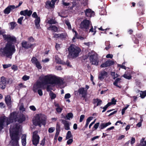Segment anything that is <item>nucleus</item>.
Instances as JSON below:
<instances>
[{"instance_id":"37998d69","label":"nucleus","mask_w":146,"mask_h":146,"mask_svg":"<svg viewBox=\"0 0 146 146\" xmlns=\"http://www.w3.org/2000/svg\"><path fill=\"white\" fill-rule=\"evenodd\" d=\"M55 128L54 127H51L48 130V132L49 133H52L55 130Z\"/></svg>"},{"instance_id":"393cba45","label":"nucleus","mask_w":146,"mask_h":146,"mask_svg":"<svg viewBox=\"0 0 146 146\" xmlns=\"http://www.w3.org/2000/svg\"><path fill=\"white\" fill-rule=\"evenodd\" d=\"M102 101L98 98L93 100V103L95 105H96V106L100 105L102 104Z\"/></svg>"},{"instance_id":"49530a36","label":"nucleus","mask_w":146,"mask_h":146,"mask_svg":"<svg viewBox=\"0 0 146 146\" xmlns=\"http://www.w3.org/2000/svg\"><path fill=\"white\" fill-rule=\"evenodd\" d=\"M29 78L30 77L27 75H24L22 78L23 79L24 81H26L29 80Z\"/></svg>"},{"instance_id":"7c9ffc66","label":"nucleus","mask_w":146,"mask_h":146,"mask_svg":"<svg viewBox=\"0 0 146 146\" xmlns=\"http://www.w3.org/2000/svg\"><path fill=\"white\" fill-rule=\"evenodd\" d=\"M48 29L49 30L53 31L54 32H56L58 30L57 27H56L53 25H51L48 28Z\"/></svg>"},{"instance_id":"9b49d317","label":"nucleus","mask_w":146,"mask_h":146,"mask_svg":"<svg viewBox=\"0 0 146 146\" xmlns=\"http://www.w3.org/2000/svg\"><path fill=\"white\" fill-rule=\"evenodd\" d=\"M31 62L38 69H40L42 68V66L40 62L36 57H33L31 59Z\"/></svg>"},{"instance_id":"bb28decb","label":"nucleus","mask_w":146,"mask_h":146,"mask_svg":"<svg viewBox=\"0 0 146 146\" xmlns=\"http://www.w3.org/2000/svg\"><path fill=\"white\" fill-rule=\"evenodd\" d=\"M21 142L23 146H25L26 144V135L24 134L22 135L21 137Z\"/></svg>"},{"instance_id":"c03bdc74","label":"nucleus","mask_w":146,"mask_h":146,"mask_svg":"<svg viewBox=\"0 0 146 146\" xmlns=\"http://www.w3.org/2000/svg\"><path fill=\"white\" fill-rule=\"evenodd\" d=\"M129 105H127L122 110V114L123 115L125 113V111L127 109L129 106Z\"/></svg>"},{"instance_id":"8fccbe9b","label":"nucleus","mask_w":146,"mask_h":146,"mask_svg":"<svg viewBox=\"0 0 146 146\" xmlns=\"http://www.w3.org/2000/svg\"><path fill=\"white\" fill-rule=\"evenodd\" d=\"M135 139L134 138L132 137L131 138L130 143L131 145H133L135 142Z\"/></svg>"},{"instance_id":"6ab92c4d","label":"nucleus","mask_w":146,"mask_h":146,"mask_svg":"<svg viewBox=\"0 0 146 146\" xmlns=\"http://www.w3.org/2000/svg\"><path fill=\"white\" fill-rule=\"evenodd\" d=\"M78 92L80 94H81L82 97L85 98L87 95V90H85L84 88H80L78 90Z\"/></svg>"},{"instance_id":"6e6552de","label":"nucleus","mask_w":146,"mask_h":146,"mask_svg":"<svg viewBox=\"0 0 146 146\" xmlns=\"http://www.w3.org/2000/svg\"><path fill=\"white\" fill-rule=\"evenodd\" d=\"M12 80L9 79V80H7V79L4 77H2L0 80V88L2 90L5 89L7 84H11Z\"/></svg>"},{"instance_id":"69168bd1","label":"nucleus","mask_w":146,"mask_h":146,"mask_svg":"<svg viewBox=\"0 0 146 146\" xmlns=\"http://www.w3.org/2000/svg\"><path fill=\"white\" fill-rule=\"evenodd\" d=\"M19 109L20 110L23 111L25 110V108H24L22 105H21L20 106Z\"/></svg>"},{"instance_id":"4be33fe9","label":"nucleus","mask_w":146,"mask_h":146,"mask_svg":"<svg viewBox=\"0 0 146 146\" xmlns=\"http://www.w3.org/2000/svg\"><path fill=\"white\" fill-rule=\"evenodd\" d=\"M23 47L26 48H28L31 47L32 45L25 41H23L22 43Z\"/></svg>"},{"instance_id":"338daca9","label":"nucleus","mask_w":146,"mask_h":146,"mask_svg":"<svg viewBox=\"0 0 146 146\" xmlns=\"http://www.w3.org/2000/svg\"><path fill=\"white\" fill-rule=\"evenodd\" d=\"M108 107V106H107L106 105L103 108V110L102 111V112H105L107 108Z\"/></svg>"},{"instance_id":"cd10ccee","label":"nucleus","mask_w":146,"mask_h":146,"mask_svg":"<svg viewBox=\"0 0 146 146\" xmlns=\"http://www.w3.org/2000/svg\"><path fill=\"white\" fill-rule=\"evenodd\" d=\"M17 120L19 123H21L25 120V117L23 114H21L19 117L17 118Z\"/></svg>"},{"instance_id":"0e129e2a","label":"nucleus","mask_w":146,"mask_h":146,"mask_svg":"<svg viewBox=\"0 0 146 146\" xmlns=\"http://www.w3.org/2000/svg\"><path fill=\"white\" fill-rule=\"evenodd\" d=\"M141 122H139L136 125V126L138 127H140L141 125V122L143 121V119H141Z\"/></svg>"},{"instance_id":"f704fd0d","label":"nucleus","mask_w":146,"mask_h":146,"mask_svg":"<svg viewBox=\"0 0 146 146\" xmlns=\"http://www.w3.org/2000/svg\"><path fill=\"white\" fill-rule=\"evenodd\" d=\"M65 23L68 26V28L69 29H72V27L69 22L68 20H65Z\"/></svg>"},{"instance_id":"de8ad7c7","label":"nucleus","mask_w":146,"mask_h":146,"mask_svg":"<svg viewBox=\"0 0 146 146\" xmlns=\"http://www.w3.org/2000/svg\"><path fill=\"white\" fill-rule=\"evenodd\" d=\"M56 110L57 112L60 113L61 112L62 110V108L60 107L56 108Z\"/></svg>"},{"instance_id":"2f4dec72","label":"nucleus","mask_w":146,"mask_h":146,"mask_svg":"<svg viewBox=\"0 0 146 146\" xmlns=\"http://www.w3.org/2000/svg\"><path fill=\"white\" fill-rule=\"evenodd\" d=\"M145 138H142L140 141V146H146V141H144Z\"/></svg>"},{"instance_id":"20e7f679","label":"nucleus","mask_w":146,"mask_h":146,"mask_svg":"<svg viewBox=\"0 0 146 146\" xmlns=\"http://www.w3.org/2000/svg\"><path fill=\"white\" fill-rule=\"evenodd\" d=\"M46 122V117L41 114H36L33 120V124L36 126L41 127L42 125H45Z\"/></svg>"},{"instance_id":"864d4df0","label":"nucleus","mask_w":146,"mask_h":146,"mask_svg":"<svg viewBox=\"0 0 146 146\" xmlns=\"http://www.w3.org/2000/svg\"><path fill=\"white\" fill-rule=\"evenodd\" d=\"M29 108H30V109L31 110H32L33 111H35L36 110V109L35 107L34 106H30L29 107Z\"/></svg>"},{"instance_id":"39448f33","label":"nucleus","mask_w":146,"mask_h":146,"mask_svg":"<svg viewBox=\"0 0 146 146\" xmlns=\"http://www.w3.org/2000/svg\"><path fill=\"white\" fill-rule=\"evenodd\" d=\"M68 57L69 58L76 57L78 56L81 51L80 49L78 46L72 44L68 48Z\"/></svg>"},{"instance_id":"c85d7f7f","label":"nucleus","mask_w":146,"mask_h":146,"mask_svg":"<svg viewBox=\"0 0 146 146\" xmlns=\"http://www.w3.org/2000/svg\"><path fill=\"white\" fill-rule=\"evenodd\" d=\"M55 59L56 62L57 63L62 64H65V63L64 62H63L58 56H55Z\"/></svg>"},{"instance_id":"473e14b6","label":"nucleus","mask_w":146,"mask_h":146,"mask_svg":"<svg viewBox=\"0 0 146 146\" xmlns=\"http://www.w3.org/2000/svg\"><path fill=\"white\" fill-rule=\"evenodd\" d=\"M73 117V114L72 113H68L66 116V117L68 120H70V118H72Z\"/></svg>"},{"instance_id":"a211bd4d","label":"nucleus","mask_w":146,"mask_h":146,"mask_svg":"<svg viewBox=\"0 0 146 146\" xmlns=\"http://www.w3.org/2000/svg\"><path fill=\"white\" fill-rule=\"evenodd\" d=\"M32 11L31 10H28L27 9L24 11H21L20 12V14L21 15L26 16L27 15L30 16L31 15Z\"/></svg>"},{"instance_id":"79ce46f5","label":"nucleus","mask_w":146,"mask_h":146,"mask_svg":"<svg viewBox=\"0 0 146 146\" xmlns=\"http://www.w3.org/2000/svg\"><path fill=\"white\" fill-rule=\"evenodd\" d=\"M23 17H21L19 19H18L17 21L18 23L20 25H21L22 24V22L23 20Z\"/></svg>"},{"instance_id":"4468645a","label":"nucleus","mask_w":146,"mask_h":146,"mask_svg":"<svg viewBox=\"0 0 146 146\" xmlns=\"http://www.w3.org/2000/svg\"><path fill=\"white\" fill-rule=\"evenodd\" d=\"M108 77V73L104 70L101 71L99 75L98 78L101 81H102L105 78Z\"/></svg>"},{"instance_id":"aec40b11","label":"nucleus","mask_w":146,"mask_h":146,"mask_svg":"<svg viewBox=\"0 0 146 146\" xmlns=\"http://www.w3.org/2000/svg\"><path fill=\"white\" fill-rule=\"evenodd\" d=\"M15 8V7L13 5L9 6L4 10V13L5 14H8L10 13L11 11L14 9Z\"/></svg>"},{"instance_id":"2eb2a0df","label":"nucleus","mask_w":146,"mask_h":146,"mask_svg":"<svg viewBox=\"0 0 146 146\" xmlns=\"http://www.w3.org/2000/svg\"><path fill=\"white\" fill-rule=\"evenodd\" d=\"M114 62L112 60H108L104 63L102 64L100 66L102 68H105L113 65Z\"/></svg>"},{"instance_id":"a878e982","label":"nucleus","mask_w":146,"mask_h":146,"mask_svg":"<svg viewBox=\"0 0 146 146\" xmlns=\"http://www.w3.org/2000/svg\"><path fill=\"white\" fill-rule=\"evenodd\" d=\"M111 123L110 122L102 123L100 125L99 128L101 129H103L104 128H105L107 126L111 125Z\"/></svg>"},{"instance_id":"ea45409f","label":"nucleus","mask_w":146,"mask_h":146,"mask_svg":"<svg viewBox=\"0 0 146 146\" xmlns=\"http://www.w3.org/2000/svg\"><path fill=\"white\" fill-rule=\"evenodd\" d=\"M11 25V29H13L16 25V23L14 22H12L10 23Z\"/></svg>"},{"instance_id":"423d86ee","label":"nucleus","mask_w":146,"mask_h":146,"mask_svg":"<svg viewBox=\"0 0 146 146\" xmlns=\"http://www.w3.org/2000/svg\"><path fill=\"white\" fill-rule=\"evenodd\" d=\"M90 25H92L91 22L88 20L85 19L80 25V27L85 31H87Z\"/></svg>"},{"instance_id":"774afa93","label":"nucleus","mask_w":146,"mask_h":146,"mask_svg":"<svg viewBox=\"0 0 146 146\" xmlns=\"http://www.w3.org/2000/svg\"><path fill=\"white\" fill-rule=\"evenodd\" d=\"M99 137V136H96L91 138V140L92 141H93L95 140L96 139L98 138Z\"/></svg>"},{"instance_id":"5701e85b","label":"nucleus","mask_w":146,"mask_h":146,"mask_svg":"<svg viewBox=\"0 0 146 146\" xmlns=\"http://www.w3.org/2000/svg\"><path fill=\"white\" fill-rule=\"evenodd\" d=\"M5 101L6 104L8 106L10 105L11 103V100L10 96L9 95H7L5 97Z\"/></svg>"},{"instance_id":"1a4fd4ad","label":"nucleus","mask_w":146,"mask_h":146,"mask_svg":"<svg viewBox=\"0 0 146 146\" xmlns=\"http://www.w3.org/2000/svg\"><path fill=\"white\" fill-rule=\"evenodd\" d=\"M90 63L92 64L97 65L98 63V55L96 54L91 55L90 57Z\"/></svg>"},{"instance_id":"dca6fc26","label":"nucleus","mask_w":146,"mask_h":146,"mask_svg":"<svg viewBox=\"0 0 146 146\" xmlns=\"http://www.w3.org/2000/svg\"><path fill=\"white\" fill-rule=\"evenodd\" d=\"M17 113L15 112H13L11 114L9 118H8L10 123L17 120L16 119L17 118Z\"/></svg>"},{"instance_id":"58836bf2","label":"nucleus","mask_w":146,"mask_h":146,"mask_svg":"<svg viewBox=\"0 0 146 146\" xmlns=\"http://www.w3.org/2000/svg\"><path fill=\"white\" fill-rule=\"evenodd\" d=\"M111 75L112 76L113 78L114 79H115L116 78H117L118 77V75L117 74H115V72H111Z\"/></svg>"},{"instance_id":"4d7b16f0","label":"nucleus","mask_w":146,"mask_h":146,"mask_svg":"<svg viewBox=\"0 0 146 146\" xmlns=\"http://www.w3.org/2000/svg\"><path fill=\"white\" fill-rule=\"evenodd\" d=\"M32 17H33L35 18L36 19V17H38L36 13V12H34L33 13L32 15Z\"/></svg>"},{"instance_id":"b1692460","label":"nucleus","mask_w":146,"mask_h":146,"mask_svg":"<svg viewBox=\"0 0 146 146\" xmlns=\"http://www.w3.org/2000/svg\"><path fill=\"white\" fill-rule=\"evenodd\" d=\"M40 17H36L35 21L36 27L38 29H39L40 27Z\"/></svg>"},{"instance_id":"a19ab883","label":"nucleus","mask_w":146,"mask_h":146,"mask_svg":"<svg viewBox=\"0 0 146 146\" xmlns=\"http://www.w3.org/2000/svg\"><path fill=\"white\" fill-rule=\"evenodd\" d=\"M62 4L63 6L64 7H67L70 5V3H66L63 0L62 1Z\"/></svg>"},{"instance_id":"f03ea898","label":"nucleus","mask_w":146,"mask_h":146,"mask_svg":"<svg viewBox=\"0 0 146 146\" xmlns=\"http://www.w3.org/2000/svg\"><path fill=\"white\" fill-rule=\"evenodd\" d=\"M3 37L8 42L4 48L0 49V55L11 58L12 55L15 51V49L14 45L10 42H15L16 38L14 36L6 35H3Z\"/></svg>"},{"instance_id":"c9c22d12","label":"nucleus","mask_w":146,"mask_h":146,"mask_svg":"<svg viewBox=\"0 0 146 146\" xmlns=\"http://www.w3.org/2000/svg\"><path fill=\"white\" fill-rule=\"evenodd\" d=\"M48 23L51 24H54L56 23V21L54 19H50L48 21Z\"/></svg>"},{"instance_id":"9d476101","label":"nucleus","mask_w":146,"mask_h":146,"mask_svg":"<svg viewBox=\"0 0 146 146\" xmlns=\"http://www.w3.org/2000/svg\"><path fill=\"white\" fill-rule=\"evenodd\" d=\"M38 132L37 131H35L33 133V136L32 142L33 144L35 146L38 144L39 141V137L37 135Z\"/></svg>"},{"instance_id":"e2e57ef3","label":"nucleus","mask_w":146,"mask_h":146,"mask_svg":"<svg viewBox=\"0 0 146 146\" xmlns=\"http://www.w3.org/2000/svg\"><path fill=\"white\" fill-rule=\"evenodd\" d=\"M116 102V100L114 98H113L111 99V103L112 104H115Z\"/></svg>"},{"instance_id":"7ed1b4c3","label":"nucleus","mask_w":146,"mask_h":146,"mask_svg":"<svg viewBox=\"0 0 146 146\" xmlns=\"http://www.w3.org/2000/svg\"><path fill=\"white\" fill-rule=\"evenodd\" d=\"M20 127L17 123H12L11 125L9 131L12 146H19L18 141L19 139V132L21 129Z\"/></svg>"},{"instance_id":"bf43d9fd","label":"nucleus","mask_w":146,"mask_h":146,"mask_svg":"<svg viewBox=\"0 0 146 146\" xmlns=\"http://www.w3.org/2000/svg\"><path fill=\"white\" fill-rule=\"evenodd\" d=\"M92 117H88L86 120V122L89 123L90 121L92 120Z\"/></svg>"},{"instance_id":"3c124183","label":"nucleus","mask_w":146,"mask_h":146,"mask_svg":"<svg viewBox=\"0 0 146 146\" xmlns=\"http://www.w3.org/2000/svg\"><path fill=\"white\" fill-rule=\"evenodd\" d=\"M85 117V115H81L80 117V122H82Z\"/></svg>"},{"instance_id":"f257e3e1","label":"nucleus","mask_w":146,"mask_h":146,"mask_svg":"<svg viewBox=\"0 0 146 146\" xmlns=\"http://www.w3.org/2000/svg\"><path fill=\"white\" fill-rule=\"evenodd\" d=\"M40 78L41 82L37 81L34 85L33 90L35 92H37L42 85L55 84L61 86L64 83L62 79L51 74L43 76Z\"/></svg>"},{"instance_id":"09e8293b","label":"nucleus","mask_w":146,"mask_h":146,"mask_svg":"<svg viewBox=\"0 0 146 146\" xmlns=\"http://www.w3.org/2000/svg\"><path fill=\"white\" fill-rule=\"evenodd\" d=\"M5 33V30L0 27V35H4L3 34Z\"/></svg>"},{"instance_id":"6e6d98bb","label":"nucleus","mask_w":146,"mask_h":146,"mask_svg":"<svg viewBox=\"0 0 146 146\" xmlns=\"http://www.w3.org/2000/svg\"><path fill=\"white\" fill-rule=\"evenodd\" d=\"M100 124V123L99 122H98L96 123L94 125V127L95 129H96L98 128V127L99 126Z\"/></svg>"},{"instance_id":"c756f323","label":"nucleus","mask_w":146,"mask_h":146,"mask_svg":"<svg viewBox=\"0 0 146 146\" xmlns=\"http://www.w3.org/2000/svg\"><path fill=\"white\" fill-rule=\"evenodd\" d=\"M72 134L71 132L70 131H68L66 133V139H69L70 138H72Z\"/></svg>"},{"instance_id":"4c0bfd02","label":"nucleus","mask_w":146,"mask_h":146,"mask_svg":"<svg viewBox=\"0 0 146 146\" xmlns=\"http://www.w3.org/2000/svg\"><path fill=\"white\" fill-rule=\"evenodd\" d=\"M123 76L126 79L130 80L131 78V75L128 74H124L123 75Z\"/></svg>"},{"instance_id":"72a5a7b5","label":"nucleus","mask_w":146,"mask_h":146,"mask_svg":"<svg viewBox=\"0 0 146 146\" xmlns=\"http://www.w3.org/2000/svg\"><path fill=\"white\" fill-rule=\"evenodd\" d=\"M140 94V96L142 98H144L146 96V90L144 92L141 91Z\"/></svg>"},{"instance_id":"680f3d73","label":"nucleus","mask_w":146,"mask_h":146,"mask_svg":"<svg viewBox=\"0 0 146 146\" xmlns=\"http://www.w3.org/2000/svg\"><path fill=\"white\" fill-rule=\"evenodd\" d=\"M113 57V56L111 54H108L106 56V57L107 58H112Z\"/></svg>"},{"instance_id":"a18cd8bd","label":"nucleus","mask_w":146,"mask_h":146,"mask_svg":"<svg viewBox=\"0 0 146 146\" xmlns=\"http://www.w3.org/2000/svg\"><path fill=\"white\" fill-rule=\"evenodd\" d=\"M3 66L4 69H6L11 66V64H3Z\"/></svg>"},{"instance_id":"0eeeda50","label":"nucleus","mask_w":146,"mask_h":146,"mask_svg":"<svg viewBox=\"0 0 146 146\" xmlns=\"http://www.w3.org/2000/svg\"><path fill=\"white\" fill-rule=\"evenodd\" d=\"M10 123L9 119L5 116L0 117V131Z\"/></svg>"},{"instance_id":"13d9d810","label":"nucleus","mask_w":146,"mask_h":146,"mask_svg":"<svg viewBox=\"0 0 146 146\" xmlns=\"http://www.w3.org/2000/svg\"><path fill=\"white\" fill-rule=\"evenodd\" d=\"M37 92H38V94L40 96H42V92L41 90H38L37 91Z\"/></svg>"},{"instance_id":"412c9836","label":"nucleus","mask_w":146,"mask_h":146,"mask_svg":"<svg viewBox=\"0 0 146 146\" xmlns=\"http://www.w3.org/2000/svg\"><path fill=\"white\" fill-rule=\"evenodd\" d=\"M62 123L64 125V129L66 130L70 129L69 122L64 120H61Z\"/></svg>"},{"instance_id":"f3484780","label":"nucleus","mask_w":146,"mask_h":146,"mask_svg":"<svg viewBox=\"0 0 146 146\" xmlns=\"http://www.w3.org/2000/svg\"><path fill=\"white\" fill-rule=\"evenodd\" d=\"M84 12L86 16L89 17L93 16L95 14L94 12L90 9H86Z\"/></svg>"},{"instance_id":"5fc2aeb1","label":"nucleus","mask_w":146,"mask_h":146,"mask_svg":"<svg viewBox=\"0 0 146 146\" xmlns=\"http://www.w3.org/2000/svg\"><path fill=\"white\" fill-rule=\"evenodd\" d=\"M71 97L69 93L66 94H65L64 98L65 99H68L70 98Z\"/></svg>"},{"instance_id":"603ef678","label":"nucleus","mask_w":146,"mask_h":146,"mask_svg":"<svg viewBox=\"0 0 146 146\" xmlns=\"http://www.w3.org/2000/svg\"><path fill=\"white\" fill-rule=\"evenodd\" d=\"M73 141L72 139H69L67 141V143L68 145H70L72 142Z\"/></svg>"},{"instance_id":"052dcab7","label":"nucleus","mask_w":146,"mask_h":146,"mask_svg":"<svg viewBox=\"0 0 146 146\" xmlns=\"http://www.w3.org/2000/svg\"><path fill=\"white\" fill-rule=\"evenodd\" d=\"M55 47L57 50L58 49L60 48V45L57 43H56Z\"/></svg>"},{"instance_id":"f8f14e48","label":"nucleus","mask_w":146,"mask_h":146,"mask_svg":"<svg viewBox=\"0 0 146 146\" xmlns=\"http://www.w3.org/2000/svg\"><path fill=\"white\" fill-rule=\"evenodd\" d=\"M57 0H52L51 1H48L45 3V7L47 9L52 8L54 7V4Z\"/></svg>"},{"instance_id":"e433bc0d","label":"nucleus","mask_w":146,"mask_h":146,"mask_svg":"<svg viewBox=\"0 0 146 146\" xmlns=\"http://www.w3.org/2000/svg\"><path fill=\"white\" fill-rule=\"evenodd\" d=\"M49 94L52 99H54L56 97V95L51 91L50 92Z\"/></svg>"},{"instance_id":"ddd939ff","label":"nucleus","mask_w":146,"mask_h":146,"mask_svg":"<svg viewBox=\"0 0 146 146\" xmlns=\"http://www.w3.org/2000/svg\"><path fill=\"white\" fill-rule=\"evenodd\" d=\"M67 36V34L66 33H54L53 37L55 38H59L62 39H65Z\"/></svg>"}]
</instances>
